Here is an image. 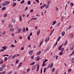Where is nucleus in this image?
<instances>
[{
    "label": "nucleus",
    "mask_w": 74,
    "mask_h": 74,
    "mask_svg": "<svg viewBox=\"0 0 74 74\" xmlns=\"http://www.w3.org/2000/svg\"><path fill=\"white\" fill-rule=\"evenodd\" d=\"M73 38V36L72 35V34H69L68 36V38L69 39H70V38Z\"/></svg>",
    "instance_id": "nucleus-1"
},
{
    "label": "nucleus",
    "mask_w": 74,
    "mask_h": 74,
    "mask_svg": "<svg viewBox=\"0 0 74 74\" xmlns=\"http://www.w3.org/2000/svg\"><path fill=\"white\" fill-rule=\"evenodd\" d=\"M64 50V48L62 47V49L61 51V52H60L59 53V55L61 56V55H63V51Z\"/></svg>",
    "instance_id": "nucleus-2"
},
{
    "label": "nucleus",
    "mask_w": 74,
    "mask_h": 74,
    "mask_svg": "<svg viewBox=\"0 0 74 74\" xmlns=\"http://www.w3.org/2000/svg\"><path fill=\"white\" fill-rule=\"evenodd\" d=\"M1 5L2 6H3V7H5V6H6L7 4V3L6 2V1H5L4 3H2L1 4Z\"/></svg>",
    "instance_id": "nucleus-3"
},
{
    "label": "nucleus",
    "mask_w": 74,
    "mask_h": 74,
    "mask_svg": "<svg viewBox=\"0 0 74 74\" xmlns=\"http://www.w3.org/2000/svg\"><path fill=\"white\" fill-rule=\"evenodd\" d=\"M37 66V68L36 69V71L37 72L39 70V68H40V65L38 64H37L36 65Z\"/></svg>",
    "instance_id": "nucleus-4"
},
{
    "label": "nucleus",
    "mask_w": 74,
    "mask_h": 74,
    "mask_svg": "<svg viewBox=\"0 0 74 74\" xmlns=\"http://www.w3.org/2000/svg\"><path fill=\"white\" fill-rule=\"evenodd\" d=\"M63 45H62L61 46H59L58 48V50L59 51H60V50H62V46Z\"/></svg>",
    "instance_id": "nucleus-5"
},
{
    "label": "nucleus",
    "mask_w": 74,
    "mask_h": 74,
    "mask_svg": "<svg viewBox=\"0 0 74 74\" xmlns=\"http://www.w3.org/2000/svg\"><path fill=\"white\" fill-rule=\"evenodd\" d=\"M33 50H30L29 51V55H32L33 54Z\"/></svg>",
    "instance_id": "nucleus-6"
},
{
    "label": "nucleus",
    "mask_w": 74,
    "mask_h": 74,
    "mask_svg": "<svg viewBox=\"0 0 74 74\" xmlns=\"http://www.w3.org/2000/svg\"><path fill=\"white\" fill-rule=\"evenodd\" d=\"M49 40V37H48L46 40H45V41L46 42H47V41H48Z\"/></svg>",
    "instance_id": "nucleus-7"
},
{
    "label": "nucleus",
    "mask_w": 74,
    "mask_h": 74,
    "mask_svg": "<svg viewBox=\"0 0 74 74\" xmlns=\"http://www.w3.org/2000/svg\"><path fill=\"white\" fill-rule=\"evenodd\" d=\"M36 66H34L32 67V70H35V69H36Z\"/></svg>",
    "instance_id": "nucleus-8"
},
{
    "label": "nucleus",
    "mask_w": 74,
    "mask_h": 74,
    "mask_svg": "<svg viewBox=\"0 0 74 74\" xmlns=\"http://www.w3.org/2000/svg\"><path fill=\"white\" fill-rule=\"evenodd\" d=\"M40 30L39 29L38 31L37 32V36H39L40 34Z\"/></svg>",
    "instance_id": "nucleus-9"
},
{
    "label": "nucleus",
    "mask_w": 74,
    "mask_h": 74,
    "mask_svg": "<svg viewBox=\"0 0 74 74\" xmlns=\"http://www.w3.org/2000/svg\"><path fill=\"white\" fill-rule=\"evenodd\" d=\"M36 58L37 59L36 61H38L40 59V57L39 56H37V57H36Z\"/></svg>",
    "instance_id": "nucleus-10"
},
{
    "label": "nucleus",
    "mask_w": 74,
    "mask_h": 74,
    "mask_svg": "<svg viewBox=\"0 0 74 74\" xmlns=\"http://www.w3.org/2000/svg\"><path fill=\"white\" fill-rule=\"evenodd\" d=\"M41 53V51H40L36 53V55H40V53Z\"/></svg>",
    "instance_id": "nucleus-11"
},
{
    "label": "nucleus",
    "mask_w": 74,
    "mask_h": 74,
    "mask_svg": "<svg viewBox=\"0 0 74 74\" xmlns=\"http://www.w3.org/2000/svg\"><path fill=\"white\" fill-rule=\"evenodd\" d=\"M64 34H65V32L63 31L62 33V36H64Z\"/></svg>",
    "instance_id": "nucleus-12"
},
{
    "label": "nucleus",
    "mask_w": 74,
    "mask_h": 74,
    "mask_svg": "<svg viewBox=\"0 0 74 74\" xmlns=\"http://www.w3.org/2000/svg\"><path fill=\"white\" fill-rule=\"evenodd\" d=\"M9 29H11V28H12V25L11 24H10L9 25Z\"/></svg>",
    "instance_id": "nucleus-13"
},
{
    "label": "nucleus",
    "mask_w": 74,
    "mask_h": 74,
    "mask_svg": "<svg viewBox=\"0 0 74 74\" xmlns=\"http://www.w3.org/2000/svg\"><path fill=\"white\" fill-rule=\"evenodd\" d=\"M5 66H6V65L5 64L3 65L1 67L2 68H5Z\"/></svg>",
    "instance_id": "nucleus-14"
},
{
    "label": "nucleus",
    "mask_w": 74,
    "mask_h": 74,
    "mask_svg": "<svg viewBox=\"0 0 74 74\" xmlns=\"http://www.w3.org/2000/svg\"><path fill=\"white\" fill-rule=\"evenodd\" d=\"M30 69H27V73H29V72L30 71Z\"/></svg>",
    "instance_id": "nucleus-15"
},
{
    "label": "nucleus",
    "mask_w": 74,
    "mask_h": 74,
    "mask_svg": "<svg viewBox=\"0 0 74 74\" xmlns=\"http://www.w3.org/2000/svg\"><path fill=\"white\" fill-rule=\"evenodd\" d=\"M10 32H13L14 30V29L12 28H10Z\"/></svg>",
    "instance_id": "nucleus-16"
},
{
    "label": "nucleus",
    "mask_w": 74,
    "mask_h": 74,
    "mask_svg": "<svg viewBox=\"0 0 74 74\" xmlns=\"http://www.w3.org/2000/svg\"><path fill=\"white\" fill-rule=\"evenodd\" d=\"M53 63H51L50 65V68H52V67H53Z\"/></svg>",
    "instance_id": "nucleus-17"
},
{
    "label": "nucleus",
    "mask_w": 74,
    "mask_h": 74,
    "mask_svg": "<svg viewBox=\"0 0 74 74\" xmlns=\"http://www.w3.org/2000/svg\"><path fill=\"white\" fill-rule=\"evenodd\" d=\"M5 60L4 61V62H6L7 60H8V58L7 57H5L4 58Z\"/></svg>",
    "instance_id": "nucleus-18"
},
{
    "label": "nucleus",
    "mask_w": 74,
    "mask_h": 74,
    "mask_svg": "<svg viewBox=\"0 0 74 74\" xmlns=\"http://www.w3.org/2000/svg\"><path fill=\"white\" fill-rule=\"evenodd\" d=\"M56 23V21H55L53 22V24H52V25H55V24Z\"/></svg>",
    "instance_id": "nucleus-19"
},
{
    "label": "nucleus",
    "mask_w": 74,
    "mask_h": 74,
    "mask_svg": "<svg viewBox=\"0 0 74 74\" xmlns=\"http://www.w3.org/2000/svg\"><path fill=\"white\" fill-rule=\"evenodd\" d=\"M49 5H46L45 8H46V9H47V8H48L49 7Z\"/></svg>",
    "instance_id": "nucleus-20"
},
{
    "label": "nucleus",
    "mask_w": 74,
    "mask_h": 74,
    "mask_svg": "<svg viewBox=\"0 0 74 74\" xmlns=\"http://www.w3.org/2000/svg\"><path fill=\"white\" fill-rule=\"evenodd\" d=\"M43 40H44V39H43L42 41H41V42H40V45H41V44H42V43L43 42Z\"/></svg>",
    "instance_id": "nucleus-21"
},
{
    "label": "nucleus",
    "mask_w": 74,
    "mask_h": 74,
    "mask_svg": "<svg viewBox=\"0 0 74 74\" xmlns=\"http://www.w3.org/2000/svg\"><path fill=\"white\" fill-rule=\"evenodd\" d=\"M7 5H8L10 3V2L9 1H6Z\"/></svg>",
    "instance_id": "nucleus-22"
},
{
    "label": "nucleus",
    "mask_w": 74,
    "mask_h": 74,
    "mask_svg": "<svg viewBox=\"0 0 74 74\" xmlns=\"http://www.w3.org/2000/svg\"><path fill=\"white\" fill-rule=\"evenodd\" d=\"M16 3H13L12 6H13V7H15V6H16Z\"/></svg>",
    "instance_id": "nucleus-23"
},
{
    "label": "nucleus",
    "mask_w": 74,
    "mask_h": 74,
    "mask_svg": "<svg viewBox=\"0 0 74 74\" xmlns=\"http://www.w3.org/2000/svg\"><path fill=\"white\" fill-rule=\"evenodd\" d=\"M71 62L72 63H74V59H72V60H71Z\"/></svg>",
    "instance_id": "nucleus-24"
},
{
    "label": "nucleus",
    "mask_w": 74,
    "mask_h": 74,
    "mask_svg": "<svg viewBox=\"0 0 74 74\" xmlns=\"http://www.w3.org/2000/svg\"><path fill=\"white\" fill-rule=\"evenodd\" d=\"M2 49H3L5 50V49H7V48L5 47V46L3 47H2Z\"/></svg>",
    "instance_id": "nucleus-25"
},
{
    "label": "nucleus",
    "mask_w": 74,
    "mask_h": 74,
    "mask_svg": "<svg viewBox=\"0 0 74 74\" xmlns=\"http://www.w3.org/2000/svg\"><path fill=\"white\" fill-rule=\"evenodd\" d=\"M26 31V29L25 27L23 28V32L24 33H25Z\"/></svg>",
    "instance_id": "nucleus-26"
},
{
    "label": "nucleus",
    "mask_w": 74,
    "mask_h": 74,
    "mask_svg": "<svg viewBox=\"0 0 74 74\" xmlns=\"http://www.w3.org/2000/svg\"><path fill=\"white\" fill-rule=\"evenodd\" d=\"M27 4L28 5H30L31 4V2L30 1H29L27 2Z\"/></svg>",
    "instance_id": "nucleus-27"
},
{
    "label": "nucleus",
    "mask_w": 74,
    "mask_h": 74,
    "mask_svg": "<svg viewBox=\"0 0 74 74\" xmlns=\"http://www.w3.org/2000/svg\"><path fill=\"white\" fill-rule=\"evenodd\" d=\"M21 29H18V33H20L21 31Z\"/></svg>",
    "instance_id": "nucleus-28"
},
{
    "label": "nucleus",
    "mask_w": 74,
    "mask_h": 74,
    "mask_svg": "<svg viewBox=\"0 0 74 74\" xmlns=\"http://www.w3.org/2000/svg\"><path fill=\"white\" fill-rule=\"evenodd\" d=\"M15 47V46L13 44H11L10 46V47Z\"/></svg>",
    "instance_id": "nucleus-29"
},
{
    "label": "nucleus",
    "mask_w": 74,
    "mask_h": 74,
    "mask_svg": "<svg viewBox=\"0 0 74 74\" xmlns=\"http://www.w3.org/2000/svg\"><path fill=\"white\" fill-rule=\"evenodd\" d=\"M35 64V62H32L31 64H30V65H31L32 66H33V65H34V64Z\"/></svg>",
    "instance_id": "nucleus-30"
},
{
    "label": "nucleus",
    "mask_w": 74,
    "mask_h": 74,
    "mask_svg": "<svg viewBox=\"0 0 74 74\" xmlns=\"http://www.w3.org/2000/svg\"><path fill=\"white\" fill-rule=\"evenodd\" d=\"M12 58V55H11L10 56H9L8 57V59H11Z\"/></svg>",
    "instance_id": "nucleus-31"
},
{
    "label": "nucleus",
    "mask_w": 74,
    "mask_h": 74,
    "mask_svg": "<svg viewBox=\"0 0 74 74\" xmlns=\"http://www.w3.org/2000/svg\"><path fill=\"white\" fill-rule=\"evenodd\" d=\"M71 70H72L71 69H70L68 70V73H70L71 71Z\"/></svg>",
    "instance_id": "nucleus-32"
},
{
    "label": "nucleus",
    "mask_w": 74,
    "mask_h": 74,
    "mask_svg": "<svg viewBox=\"0 0 74 74\" xmlns=\"http://www.w3.org/2000/svg\"><path fill=\"white\" fill-rule=\"evenodd\" d=\"M71 26H69V27H68L67 28L68 30H70V29H71Z\"/></svg>",
    "instance_id": "nucleus-33"
},
{
    "label": "nucleus",
    "mask_w": 74,
    "mask_h": 74,
    "mask_svg": "<svg viewBox=\"0 0 74 74\" xmlns=\"http://www.w3.org/2000/svg\"><path fill=\"white\" fill-rule=\"evenodd\" d=\"M53 32H54V29H53L52 31L51 32L50 34V36H51V34H52V33H53Z\"/></svg>",
    "instance_id": "nucleus-34"
},
{
    "label": "nucleus",
    "mask_w": 74,
    "mask_h": 74,
    "mask_svg": "<svg viewBox=\"0 0 74 74\" xmlns=\"http://www.w3.org/2000/svg\"><path fill=\"white\" fill-rule=\"evenodd\" d=\"M7 14H4L3 16L5 17V18L6 17H7Z\"/></svg>",
    "instance_id": "nucleus-35"
},
{
    "label": "nucleus",
    "mask_w": 74,
    "mask_h": 74,
    "mask_svg": "<svg viewBox=\"0 0 74 74\" xmlns=\"http://www.w3.org/2000/svg\"><path fill=\"white\" fill-rule=\"evenodd\" d=\"M60 23H59L57 25V27H59V26H60Z\"/></svg>",
    "instance_id": "nucleus-36"
},
{
    "label": "nucleus",
    "mask_w": 74,
    "mask_h": 74,
    "mask_svg": "<svg viewBox=\"0 0 74 74\" xmlns=\"http://www.w3.org/2000/svg\"><path fill=\"white\" fill-rule=\"evenodd\" d=\"M47 68H45L44 69V73H45V71H46V70H47Z\"/></svg>",
    "instance_id": "nucleus-37"
},
{
    "label": "nucleus",
    "mask_w": 74,
    "mask_h": 74,
    "mask_svg": "<svg viewBox=\"0 0 74 74\" xmlns=\"http://www.w3.org/2000/svg\"><path fill=\"white\" fill-rule=\"evenodd\" d=\"M70 4L71 6V7H73L74 5V3H70Z\"/></svg>",
    "instance_id": "nucleus-38"
},
{
    "label": "nucleus",
    "mask_w": 74,
    "mask_h": 74,
    "mask_svg": "<svg viewBox=\"0 0 74 74\" xmlns=\"http://www.w3.org/2000/svg\"><path fill=\"white\" fill-rule=\"evenodd\" d=\"M18 62H19V60H17L16 61V64H17V63H18Z\"/></svg>",
    "instance_id": "nucleus-39"
},
{
    "label": "nucleus",
    "mask_w": 74,
    "mask_h": 74,
    "mask_svg": "<svg viewBox=\"0 0 74 74\" xmlns=\"http://www.w3.org/2000/svg\"><path fill=\"white\" fill-rule=\"evenodd\" d=\"M57 44H58V42L57 41L56 43V44L54 45V46L53 47V48L54 47H56V46L57 45Z\"/></svg>",
    "instance_id": "nucleus-40"
},
{
    "label": "nucleus",
    "mask_w": 74,
    "mask_h": 74,
    "mask_svg": "<svg viewBox=\"0 0 74 74\" xmlns=\"http://www.w3.org/2000/svg\"><path fill=\"white\" fill-rule=\"evenodd\" d=\"M11 36H12V37H14V33H12L11 35Z\"/></svg>",
    "instance_id": "nucleus-41"
},
{
    "label": "nucleus",
    "mask_w": 74,
    "mask_h": 74,
    "mask_svg": "<svg viewBox=\"0 0 74 74\" xmlns=\"http://www.w3.org/2000/svg\"><path fill=\"white\" fill-rule=\"evenodd\" d=\"M67 41L66 40V42L64 43V45L65 46H66V45H67Z\"/></svg>",
    "instance_id": "nucleus-42"
},
{
    "label": "nucleus",
    "mask_w": 74,
    "mask_h": 74,
    "mask_svg": "<svg viewBox=\"0 0 74 74\" xmlns=\"http://www.w3.org/2000/svg\"><path fill=\"white\" fill-rule=\"evenodd\" d=\"M3 70V69L2 68L0 67V71H1Z\"/></svg>",
    "instance_id": "nucleus-43"
},
{
    "label": "nucleus",
    "mask_w": 74,
    "mask_h": 74,
    "mask_svg": "<svg viewBox=\"0 0 74 74\" xmlns=\"http://www.w3.org/2000/svg\"><path fill=\"white\" fill-rule=\"evenodd\" d=\"M73 54H74V50L73 52L72 53H71V54L69 55V56H71V55H73Z\"/></svg>",
    "instance_id": "nucleus-44"
},
{
    "label": "nucleus",
    "mask_w": 74,
    "mask_h": 74,
    "mask_svg": "<svg viewBox=\"0 0 74 74\" xmlns=\"http://www.w3.org/2000/svg\"><path fill=\"white\" fill-rule=\"evenodd\" d=\"M28 39V40H30V37L29 36H28L27 37Z\"/></svg>",
    "instance_id": "nucleus-45"
},
{
    "label": "nucleus",
    "mask_w": 74,
    "mask_h": 74,
    "mask_svg": "<svg viewBox=\"0 0 74 74\" xmlns=\"http://www.w3.org/2000/svg\"><path fill=\"white\" fill-rule=\"evenodd\" d=\"M24 2H25L24 0H23L21 2H20L21 4H23V3H24Z\"/></svg>",
    "instance_id": "nucleus-46"
},
{
    "label": "nucleus",
    "mask_w": 74,
    "mask_h": 74,
    "mask_svg": "<svg viewBox=\"0 0 74 74\" xmlns=\"http://www.w3.org/2000/svg\"><path fill=\"white\" fill-rule=\"evenodd\" d=\"M24 47H21V50H22V51H23V50L24 49Z\"/></svg>",
    "instance_id": "nucleus-47"
},
{
    "label": "nucleus",
    "mask_w": 74,
    "mask_h": 74,
    "mask_svg": "<svg viewBox=\"0 0 74 74\" xmlns=\"http://www.w3.org/2000/svg\"><path fill=\"white\" fill-rule=\"evenodd\" d=\"M5 10V7H3L2 8V11H3V10Z\"/></svg>",
    "instance_id": "nucleus-48"
},
{
    "label": "nucleus",
    "mask_w": 74,
    "mask_h": 74,
    "mask_svg": "<svg viewBox=\"0 0 74 74\" xmlns=\"http://www.w3.org/2000/svg\"><path fill=\"white\" fill-rule=\"evenodd\" d=\"M15 58V55H14L12 57V59H14V58Z\"/></svg>",
    "instance_id": "nucleus-49"
},
{
    "label": "nucleus",
    "mask_w": 74,
    "mask_h": 74,
    "mask_svg": "<svg viewBox=\"0 0 74 74\" xmlns=\"http://www.w3.org/2000/svg\"><path fill=\"white\" fill-rule=\"evenodd\" d=\"M12 21L14 22V23L16 21L15 20V19H13Z\"/></svg>",
    "instance_id": "nucleus-50"
},
{
    "label": "nucleus",
    "mask_w": 74,
    "mask_h": 74,
    "mask_svg": "<svg viewBox=\"0 0 74 74\" xmlns=\"http://www.w3.org/2000/svg\"><path fill=\"white\" fill-rule=\"evenodd\" d=\"M4 62V60H2L1 62H0V64H2Z\"/></svg>",
    "instance_id": "nucleus-51"
},
{
    "label": "nucleus",
    "mask_w": 74,
    "mask_h": 74,
    "mask_svg": "<svg viewBox=\"0 0 74 74\" xmlns=\"http://www.w3.org/2000/svg\"><path fill=\"white\" fill-rule=\"evenodd\" d=\"M64 18V16H62L61 18V21H63V20Z\"/></svg>",
    "instance_id": "nucleus-52"
},
{
    "label": "nucleus",
    "mask_w": 74,
    "mask_h": 74,
    "mask_svg": "<svg viewBox=\"0 0 74 74\" xmlns=\"http://www.w3.org/2000/svg\"><path fill=\"white\" fill-rule=\"evenodd\" d=\"M70 49L71 50H73V46L71 47L70 48Z\"/></svg>",
    "instance_id": "nucleus-53"
},
{
    "label": "nucleus",
    "mask_w": 74,
    "mask_h": 74,
    "mask_svg": "<svg viewBox=\"0 0 74 74\" xmlns=\"http://www.w3.org/2000/svg\"><path fill=\"white\" fill-rule=\"evenodd\" d=\"M33 12V9H31L30 11V12Z\"/></svg>",
    "instance_id": "nucleus-54"
},
{
    "label": "nucleus",
    "mask_w": 74,
    "mask_h": 74,
    "mask_svg": "<svg viewBox=\"0 0 74 74\" xmlns=\"http://www.w3.org/2000/svg\"><path fill=\"white\" fill-rule=\"evenodd\" d=\"M50 48H51V47H49L47 48V51H48V50H49V49H50Z\"/></svg>",
    "instance_id": "nucleus-55"
},
{
    "label": "nucleus",
    "mask_w": 74,
    "mask_h": 74,
    "mask_svg": "<svg viewBox=\"0 0 74 74\" xmlns=\"http://www.w3.org/2000/svg\"><path fill=\"white\" fill-rule=\"evenodd\" d=\"M50 3H51V1H48V3H47L48 4H50Z\"/></svg>",
    "instance_id": "nucleus-56"
},
{
    "label": "nucleus",
    "mask_w": 74,
    "mask_h": 74,
    "mask_svg": "<svg viewBox=\"0 0 74 74\" xmlns=\"http://www.w3.org/2000/svg\"><path fill=\"white\" fill-rule=\"evenodd\" d=\"M31 59H33L34 58V56H32V57H31Z\"/></svg>",
    "instance_id": "nucleus-57"
},
{
    "label": "nucleus",
    "mask_w": 74,
    "mask_h": 74,
    "mask_svg": "<svg viewBox=\"0 0 74 74\" xmlns=\"http://www.w3.org/2000/svg\"><path fill=\"white\" fill-rule=\"evenodd\" d=\"M55 68H54L52 70V71H55Z\"/></svg>",
    "instance_id": "nucleus-58"
},
{
    "label": "nucleus",
    "mask_w": 74,
    "mask_h": 74,
    "mask_svg": "<svg viewBox=\"0 0 74 74\" xmlns=\"http://www.w3.org/2000/svg\"><path fill=\"white\" fill-rule=\"evenodd\" d=\"M19 38L20 39H22V38L21 36H19Z\"/></svg>",
    "instance_id": "nucleus-59"
},
{
    "label": "nucleus",
    "mask_w": 74,
    "mask_h": 74,
    "mask_svg": "<svg viewBox=\"0 0 74 74\" xmlns=\"http://www.w3.org/2000/svg\"><path fill=\"white\" fill-rule=\"evenodd\" d=\"M22 64V63L21 62L19 64V66H21Z\"/></svg>",
    "instance_id": "nucleus-60"
},
{
    "label": "nucleus",
    "mask_w": 74,
    "mask_h": 74,
    "mask_svg": "<svg viewBox=\"0 0 74 74\" xmlns=\"http://www.w3.org/2000/svg\"><path fill=\"white\" fill-rule=\"evenodd\" d=\"M16 29H17V30H18V29H19V27L18 26H17L16 27Z\"/></svg>",
    "instance_id": "nucleus-61"
},
{
    "label": "nucleus",
    "mask_w": 74,
    "mask_h": 74,
    "mask_svg": "<svg viewBox=\"0 0 74 74\" xmlns=\"http://www.w3.org/2000/svg\"><path fill=\"white\" fill-rule=\"evenodd\" d=\"M45 5H46V4H44V5H43L42 6V7H43V8H44V7H45Z\"/></svg>",
    "instance_id": "nucleus-62"
},
{
    "label": "nucleus",
    "mask_w": 74,
    "mask_h": 74,
    "mask_svg": "<svg viewBox=\"0 0 74 74\" xmlns=\"http://www.w3.org/2000/svg\"><path fill=\"white\" fill-rule=\"evenodd\" d=\"M50 67V64H49L47 68V69H49V67Z\"/></svg>",
    "instance_id": "nucleus-63"
},
{
    "label": "nucleus",
    "mask_w": 74,
    "mask_h": 74,
    "mask_svg": "<svg viewBox=\"0 0 74 74\" xmlns=\"http://www.w3.org/2000/svg\"><path fill=\"white\" fill-rule=\"evenodd\" d=\"M2 22L3 23H4V21L3 20H2Z\"/></svg>",
    "instance_id": "nucleus-64"
}]
</instances>
